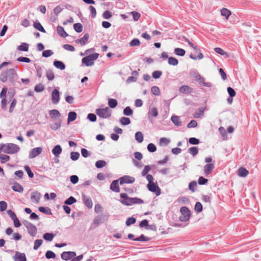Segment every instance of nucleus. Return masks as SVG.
<instances>
[{
    "label": "nucleus",
    "mask_w": 261,
    "mask_h": 261,
    "mask_svg": "<svg viewBox=\"0 0 261 261\" xmlns=\"http://www.w3.org/2000/svg\"><path fill=\"white\" fill-rule=\"evenodd\" d=\"M13 259L15 261H26L25 254L17 251L13 256Z\"/></svg>",
    "instance_id": "2eb2a0df"
},
{
    "label": "nucleus",
    "mask_w": 261,
    "mask_h": 261,
    "mask_svg": "<svg viewBox=\"0 0 261 261\" xmlns=\"http://www.w3.org/2000/svg\"><path fill=\"white\" fill-rule=\"evenodd\" d=\"M46 76L48 81H53L55 78L53 71L51 69H48L46 71Z\"/></svg>",
    "instance_id": "58836bf2"
},
{
    "label": "nucleus",
    "mask_w": 261,
    "mask_h": 261,
    "mask_svg": "<svg viewBox=\"0 0 261 261\" xmlns=\"http://www.w3.org/2000/svg\"><path fill=\"white\" fill-rule=\"evenodd\" d=\"M51 101L54 104H57L60 101V92L58 89H54L51 92Z\"/></svg>",
    "instance_id": "1a4fd4ad"
},
{
    "label": "nucleus",
    "mask_w": 261,
    "mask_h": 261,
    "mask_svg": "<svg viewBox=\"0 0 261 261\" xmlns=\"http://www.w3.org/2000/svg\"><path fill=\"white\" fill-rule=\"evenodd\" d=\"M76 202V199L74 197L71 196L64 201V203L66 205H71Z\"/></svg>",
    "instance_id": "a19ab883"
},
{
    "label": "nucleus",
    "mask_w": 261,
    "mask_h": 261,
    "mask_svg": "<svg viewBox=\"0 0 261 261\" xmlns=\"http://www.w3.org/2000/svg\"><path fill=\"white\" fill-rule=\"evenodd\" d=\"M118 102L114 98H108V105L110 108L114 109L117 107Z\"/></svg>",
    "instance_id": "c756f323"
},
{
    "label": "nucleus",
    "mask_w": 261,
    "mask_h": 261,
    "mask_svg": "<svg viewBox=\"0 0 261 261\" xmlns=\"http://www.w3.org/2000/svg\"><path fill=\"white\" fill-rule=\"evenodd\" d=\"M54 54V52L50 49L44 50L42 52V57L44 58H48Z\"/></svg>",
    "instance_id": "680f3d73"
},
{
    "label": "nucleus",
    "mask_w": 261,
    "mask_h": 261,
    "mask_svg": "<svg viewBox=\"0 0 261 261\" xmlns=\"http://www.w3.org/2000/svg\"><path fill=\"white\" fill-rule=\"evenodd\" d=\"M57 31L58 35L63 38H65L68 36V34L65 32L63 27L59 25L57 27Z\"/></svg>",
    "instance_id": "a211bd4d"
},
{
    "label": "nucleus",
    "mask_w": 261,
    "mask_h": 261,
    "mask_svg": "<svg viewBox=\"0 0 261 261\" xmlns=\"http://www.w3.org/2000/svg\"><path fill=\"white\" fill-rule=\"evenodd\" d=\"M76 255V252L74 251H64L61 254V257L63 260L67 261L72 259Z\"/></svg>",
    "instance_id": "0eeeda50"
},
{
    "label": "nucleus",
    "mask_w": 261,
    "mask_h": 261,
    "mask_svg": "<svg viewBox=\"0 0 261 261\" xmlns=\"http://www.w3.org/2000/svg\"><path fill=\"white\" fill-rule=\"evenodd\" d=\"M180 212L182 215L190 217L191 212L187 206H182L180 209Z\"/></svg>",
    "instance_id": "cd10ccee"
},
{
    "label": "nucleus",
    "mask_w": 261,
    "mask_h": 261,
    "mask_svg": "<svg viewBox=\"0 0 261 261\" xmlns=\"http://www.w3.org/2000/svg\"><path fill=\"white\" fill-rule=\"evenodd\" d=\"M208 181L207 179L203 176H200L198 179V183L199 185H204L207 184Z\"/></svg>",
    "instance_id": "13d9d810"
},
{
    "label": "nucleus",
    "mask_w": 261,
    "mask_h": 261,
    "mask_svg": "<svg viewBox=\"0 0 261 261\" xmlns=\"http://www.w3.org/2000/svg\"><path fill=\"white\" fill-rule=\"evenodd\" d=\"M43 241L41 239H37L35 241L34 245V249H37L42 244Z\"/></svg>",
    "instance_id": "0e129e2a"
},
{
    "label": "nucleus",
    "mask_w": 261,
    "mask_h": 261,
    "mask_svg": "<svg viewBox=\"0 0 261 261\" xmlns=\"http://www.w3.org/2000/svg\"><path fill=\"white\" fill-rule=\"evenodd\" d=\"M49 115L50 117L54 120L61 116V113L56 109H53L49 111Z\"/></svg>",
    "instance_id": "dca6fc26"
},
{
    "label": "nucleus",
    "mask_w": 261,
    "mask_h": 261,
    "mask_svg": "<svg viewBox=\"0 0 261 261\" xmlns=\"http://www.w3.org/2000/svg\"><path fill=\"white\" fill-rule=\"evenodd\" d=\"M82 199L85 205L88 208H91L92 207L93 202L90 197L87 196L85 194H82Z\"/></svg>",
    "instance_id": "4468645a"
},
{
    "label": "nucleus",
    "mask_w": 261,
    "mask_h": 261,
    "mask_svg": "<svg viewBox=\"0 0 261 261\" xmlns=\"http://www.w3.org/2000/svg\"><path fill=\"white\" fill-rule=\"evenodd\" d=\"M171 120L174 125L177 126H180L182 125V122L180 120V117L178 116L173 115L171 117Z\"/></svg>",
    "instance_id": "aec40b11"
},
{
    "label": "nucleus",
    "mask_w": 261,
    "mask_h": 261,
    "mask_svg": "<svg viewBox=\"0 0 261 261\" xmlns=\"http://www.w3.org/2000/svg\"><path fill=\"white\" fill-rule=\"evenodd\" d=\"M188 152L194 156L198 153V148L196 146L191 147L188 149Z\"/></svg>",
    "instance_id": "2f4dec72"
},
{
    "label": "nucleus",
    "mask_w": 261,
    "mask_h": 261,
    "mask_svg": "<svg viewBox=\"0 0 261 261\" xmlns=\"http://www.w3.org/2000/svg\"><path fill=\"white\" fill-rule=\"evenodd\" d=\"M73 28L77 33H81L83 30V26L80 23H75L73 24Z\"/></svg>",
    "instance_id": "3c124183"
},
{
    "label": "nucleus",
    "mask_w": 261,
    "mask_h": 261,
    "mask_svg": "<svg viewBox=\"0 0 261 261\" xmlns=\"http://www.w3.org/2000/svg\"><path fill=\"white\" fill-rule=\"evenodd\" d=\"M136 222V219L133 217H129L127 219L125 224L127 226H129L131 225L135 224Z\"/></svg>",
    "instance_id": "49530a36"
},
{
    "label": "nucleus",
    "mask_w": 261,
    "mask_h": 261,
    "mask_svg": "<svg viewBox=\"0 0 261 261\" xmlns=\"http://www.w3.org/2000/svg\"><path fill=\"white\" fill-rule=\"evenodd\" d=\"M151 93L155 96L160 95V90L158 86H154L151 88Z\"/></svg>",
    "instance_id": "a18cd8bd"
},
{
    "label": "nucleus",
    "mask_w": 261,
    "mask_h": 261,
    "mask_svg": "<svg viewBox=\"0 0 261 261\" xmlns=\"http://www.w3.org/2000/svg\"><path fill=\"white\" fill-rule=\"evenodd\" d=\"M2 151L9 153L13 154L16 153L19 149L18 146L14 144H7L1 145Z\"/></svg>",
    "instance_id": "f03ea898"
},
{
    "label": "nucleus",
    "mask_w": 261,
    "mask_h": 261,
    "mask_svg": "<svg viewBox=\"0 0 261 261\" xmlns=\"http://www.w3.org/2000/svg\"><path fill=\"white\" fill-rule=\"evenodd\" d=\"M8 78L9 77L8 76V73L6 71L2 72L0 74V80L3 83L6 82Z\"/></svg>",
    "instance_id": "603ef678"
},
{
    "label": "nucleus",
    "mask_w": 261,
    "mask_h": 261,
    "mask_svg": "<svg viewBox=\"0 0 261 261\" xmlns=\"http://www.w3.org/2000/svg\"><path fill=\"white\" fill-rule=\"evenodd\" d=\"M34 90L36 92H41L44 90V86L42 84H39L35 86Z\"/></svg>",
    "instance_id": "6e6d98bb"
},
{
    "label": "nucleus",
    "mask_w": 261,
    "mask_h": 261,
    "mask_svg": "<svg viewBox=\"0 0 261 261\" xmlns=\"http://www.w3.org/2000/svg\"><path fill=\"white\" fill-rule=\"evenodd\" d=\"M147 188L148 190L152 193H155L156 196H159L161 193V190L157 183L148 184Z\"/></svg>",
    "instance_id": "423d86ee"
},
{
    "label": "nucleus",
    "mask_w": 261,
    "mask_h": 261,
    "mask_svg": "<svg viewBox=\"0 0 261 261\" xmlns=\"http://www.w3.org/2000/svg\"><path fill=\"white\" fill-rule=\"evenodd\" d=\"M119 122L123 125H127L131 123L130 119L125 117H121L119 120Z\"/></svg>",
    "instance_id": "f704fd0d"
},
{
    "label": "nucleus",
    "mask_w": 261,
    "mask_h": 261,
    "mask_svg": "<svg viewBox=\"0 0 261 261\" xmlns=\"http://www.w3.org/2000/svg\"><path fill=\"white\" fill-rule=\"evenodd\" d=\"M109 217L108 214H104L96 216L93 221V225H94V227H96L100 225V224L107 221Z\"/></svg>",
    "instance_id": "20e7f679"
},
{
    "label": "nucleus",
    "mask_w": 261,
    "mask_h": 261,
    "mask_svg": "<svg viewBox=\"0 0 261 261\" xmlns=\"http://www.w3.org/2000/svg\"><path fill=\"white\" fill-rule=\"evenodd\" d=\"M34 28L42 33H46V31L39 21L34 22Z\"/></svg>",
    "instance_id": "393cba45"
},
{
    "label": "nucleus",
    "mask_w": 261,
    "mask_h": 261,
    "mask_svg": "<svg viewBox=\"0 0 261 261\" xmlns=\"http://www.w3.org/2000/svg\"><path fill=\"white\" fill-rule=\"evenodd\" d=\"M62 148L60 145H56L52 149V153L55 156H58L62 152Z\"/></svg>",
    "instance_id": "6ab92c4d"
},
{
    "label": "nucleus",
    "mask_w": 261,
    "mask_h": 261,
    "mask_svg": "<svg viewBox=\"0 0 261 261\" xmlns=\"http://www.w3.org/2000/svg\"><path fill=\"white\" fill-rule=\"evenodd\" d=\"M189 143L191 145H197L200 143V140L195 137H191L189 139Z\"/></svg>",
    "instance_id": "052dcab7"
},
{
    "label": "nucleus",
    "mask_w": 261,
    "mask_h": 261,
    "mask_svg": "<svg viewBox=\"0 0 261 261\" xmlns=\"http://www.w3.org/2000/svg\"><path fill=\"white\" fill-rule=\"evenodd\" d=\"M140 44V40L137 38L133 39L130 42L129 45L130 46H139Z\"/></svg>",
    "instance_id": "e2e57ef3"
},
{
    "label": "nucleus",
    "mask_w": 261,
    "mask_h": 261,
    "mask_svg": "<svg viewBox=\"0 0 261 261\" xmlns=\"http://www.w3.org/2000/svg\"><path fill=\"white\" fill-rule=\"evenodd\" d=\"M221 15L225 17L226 19H228L231 15V11L229 10L224 8L221 9Z\"/></svg>",
    "instance_id": "e433bc0d"
},
{
    "label": "nucleus",
    "mask_w": 261,
    "mask_h": 261,
    "mask_svg": "<svg viewBox=\"0 0 261 261\" xmlns=\"http://www.w3.org/2000/svg\"><path fill=\"white\" fill-rule=\"evenodd\" d=\"M174 53L177 56L183 57L186 54V51L181 48H175Z\"/></svg>",
    "instance_id": "72a5a7b5"
},
{
    "label": "nucleus",
    "mask_w": 261,
    "mask_h": 261,
    "mask_svg": "<svg viewBox=\"0 0 261 261\" xmlns=\"http://www.w3.org/2000/svg\"><path fill=\"white\" fill-rule=\"evenodd\" d=\"M81 154L84 158H87L91 155V152L85 148H82Z\"/></svg>",
    "instance_id": "338daca9"
},
{
    "label": "nucleus",
    "mask_w": 261,
    "mask_h": 261,
    "mask_svg": "<svg viewBox=\"0 0 261 261\" xmlns=\"http://www.w3.org/2000/svg\"><path fill=\"white\" fill-rule=\"evenodd\" d=\"M199 84H202L203 86L206 87H211L212 84L210 82H204V79L201 76V77L197 81Z\"/></svg>",
    "instance_id": "c03bdc74"
},
{
    "label": "nucleus",
    "mask_w": 261,
    "mask_h": 261,
    "mask_svg": "<svg viewBox=\"0 0 261 261\" xmlns=\"http://www.w3.org/2000/svg\"><path fill=\"white\" fill-rule=\"evenodd\" d=\"M89 38V35L88 33H86L85 34H84V36L80 39L81 45H84L86 44H87L88 42Z\"/></svg>",
    "instance_id": "de8ad7c7"
},
{
    "label": "nucleus",
    "mask_w": 261,
    "mask_h": 261,
    "mask_svg": "<svg viewBox=\"0 0 261 261\" xmlns=\"http://www.w3.org/2000/svg\"><path fill=\"white\" fill-rule=\"evenodd\" d=\"M77 114L75 112H70L68 115L67 121L69 123L74 121L76 118Z\"/></svg>",
    "instance_id": "bb28decb"
},
{
    "label": "nucleus",
    "mask_w": 261,
    "mask_h": 261,
    "mask_svg": "<svg viewBox=\"0 0 261 261\" xmlns=\"http://www.w3.org/2000/svg\"><path fill=\"white\" fill-rule=\"evenodd\" d=\"M135 139L138 143H142L144 139V136L141 132H137L135 135Z\"/></svg>",
    "instance_id": "c85d7f7f"
},
{
    "label": "nucleus",
    "mask_w": 261,
    "mask_h": 261,
    "mask_svg": "<svg viewBox=\"0 0 261 261\" xmlns=\"http://www.w3.org/2000/svg\"><path fill=\"white\" fill-rule=\"evenodd\" d=\"M61 125H62V120H59L55 123L50 124V127L53 130H56L61 127Z\"/></svg>",
    "instance_id": "a878e982"
},
{
    "label": "nucleus",
    "mask_w": 261,
    "mask_h": 261,
    "mask_svg": "<svg viewBox=\"0 0 261 261\" xmlns=\"http://www.w3.org/2000/svg\"><path fill=\"white\" fill-rule=\"evenodd\" d=\"M106 162L103 160H98L95 163V167L97 168H101L106 166Z\"/></svg>",
    "instance_id": "5fc2aeb1"
},
{
    "label": "nucleus",
    "mask_w": 261,
    "mask_h": 261,
    "mask_svg": "<svg viewBox=\"0 0 261 261\" xmlns=\"http://www.w3.org/2000/svg\"><path fill=\"white\" fill-rule=\"evenodd\" d=\"M147 149L149 152H154L156 150V147L154 144L150 143L148 144Z\"/></svg>",
    "instance_id": "864d4df0"
},
{
    "label": "nucleus",
    "mask_w": 261,
    "mask_h": 261,
    "mask_svg": "<svg viewBox=\"0 0 261 261\" xmlns=\"http://www.w3.org/2000/svg\"><path fill=\"white\" fill-rule=\"evenodd\" d=\"M179 91L181 93L190 94L193 92V89L188 85H182L179 88Z\"/></svg>",
    "instance_id": "9b49d317"
},
{
    "label": "nucleus",
    "mask_w": 261,
    "mask_h": 261,
    "mask_svg": "<svg viewBox=\"0 0 261 261\" xmlns=\"http://www.w3.org/2000/svg\"><path fill=\"white\" fill-rule=\"evenodd\" d=\"M80 153L78 152H73L70 153V159L73 161H75L79 159Z\"/></svg>",
    "instance_id": "4d7b16f0"
},
{
    "label": "nucleus",
    "mask_w": 261,
    "mask_h": 261,
    "mask_svg": "<svg viewBox=\"0 0 261 261\" xmlns=\"http://www.w3.org/2000/svg\"><path fill=\"white\" fill-rule=\"evenodd\" d=\"M159 115L158 110L156 108H149L147 113L148 119L151 121L153 118H155Z\"/></svg>",
    "instance_id": "9d476101"
},
{
    "label": "nucleus",
    "mask_w": 261,
    "mask_h": 261,
    "mask_svg": "<svg viewBox=\"0 0 261 261\" xmlns=\"http://www.w3.org/2000/svg\"><path fill=\"white\" fill-rule=\"evenodd\" d=\"M12 189L16 192H22L23 191V187L19 184L15 182L12 187Z\"/></svg>",
    "instance_id": "c9c22d12"
},
{
    "label": "nucleus",
    "mask_w": 261,
    "mask_h": 261,
    "mask_svg": "<svg viewBox=\"0 0 261 261\" xmlns=\"http://www.w3.org/2000/svg\"><path fill=\"white\" fill-rule=\"evenodd\" d=\"M53 65L57 68L61 70H64L66 68V66L63 62L56 60L54 61Z\"/></svg>",
    "instance_id": "f3484780"
},
{
    "label": "nucleus",
    "mask_w": 261,
    "mask_h": 261,
    "mask_svg": "<svg viewBox=\"0 0 261 261\" xmlns=\"http://www.w3.org/2000/svg\"><path fill=\"white\" fill-rule=\"evenodd\" d=\"M135 241L147 242L150 240V238L145 236L144 234H141L140 237L136 238L134 239Z\"/></svg>",
    "instance_id": "79ce46f5"
},
{
    "label": "nucleus",
    "mask_w": 261,
    "mask_h": 261,
    "mask_svg": "<svg viewBox=\"0 0 261 261\" xmlns=\"http://www.w3.org/2000/svg\"><path fill=\"white\" fill-rule=\"evenodd\" d=\"M204 113V109L201 108L198 109V111L193 113V116L194 118H199L203 116Z\"/></svg>",
    "instance_id": "7c9ffc66"
},
{
    "label": "nucleus",
    "mask_w": 261,
    "mask_h": 261,
    "mask_svg": "<svg viewBox=\"0 0 261 261\" xmlns=\"http://www.w3.org/2000/svg\"><path fill=\"white\" fill-rule=\"evenodd\" d=\"M6 72L8 73V76L9 79V80L10 81H13L15 75H16L15 69L13 68H11L7 70Z\"/></svg>",
    "instance_id": "5701e85b"
},
{
    "label": "nucleus",
    "mask_w": 261,
    "mask_h": 261,
    "mask_svg": "<svg viewBox=\"0 0 261 261\" xmlns=\"http://www.w3.org/2000/svg\"><path fill=\"white\" fill-rule=\"evenodd\" d=\"M55 236L56 234L53 233L46 232L43 234V238L46 241L51 242Z\"/></svg>",
    "instance_id": "412c9836"
},
{
    "label": "nucleus",
    "mask_w": 261,
    "mask_h": 261,
    "mask_svg": "<svg viewBox=\"0 0 261 261\" xmlns=\"http://www.w3.org/2000/svg\"><path fill=\"white\" fill-rule=\"evenodd\" d=\"M168 64L172 66H176L178 64V61L175 58L171 57L168 58Z\"/></svg>",
    "instance_id": "ea45409f"
},
{
    "label": "nucleus",
    "mask_w": 261,
    "mask_h": 261,
    "mask_svg": "<svg viewBox=\"0 0 261 261\" xmlns=\"http://www.w3.org/2000/svg\"><path fill=\"white\" fill-rule=\"evenodd\" d=\"M194 210L197 213H200L203 210V206L200 202H196L194 206Z\"/></svg>",
    "instance_id": "09e8293b"
},
{
    "label": "nucleus",
    "mask_w": 261,
    "mask_h": 261,
    "mask_svg": "<svg viewBox=\"0 0 261 261\" xmlns=\"http://www.w3.org/2000/svg\"><path fill=\"white\" fill-rule=\"evenodd\" d=\"M29 44L26 43H22L21 45L17 47V49L20 51H27L28 50Z\"/></svg>",
    "instance_id": "37998d69"
},
{
    "label": "nucleus",
    "mask_w": 261,
    "mask_h": 261,
    "mask_svg": "<svg viewBox=\"0 0 261 261\" xmlns=\"http://www.w3.org/2000/svg\"><path fill=\"white\" fill-rule=\"evenodd\" d=\"M0 159L1 160L2 163H5L9 161L10 156L8 155L1 154Z\"/></svg>",
    "instance_id": "69168bd1"
},
{
    "label": "nucleus",
    "mask_w": 261,
    "mask_h": 261,
    "mask_svg": "<svg viewBox=\"0 0 261 261\" xmlns=\"http://www.w3.org/2000/svg\"><path fill=\"white\" fill-rule=\"evenodd\" d=\"M38 210L40 212H41L43 214H45L46 215H52L51 210L48 207L40 206L38 208Z\"/></svg>",
    "instance_id": "b1692460"
},
{
    "label": "nucleus",
    "mask_w": 261,
    "mask_h": 261,
    "mask_svg": "<svg viewBox=\"0 0 261 261\" xmlns=\"http://www.w3.org/2000/svg\"><path fill=\"white\" fill-rule=\"evenodd\" d=\"M112 16V12L109 10L105 11L102 14V17L106 19H108L110 18Z\"/></svg>",
    "instance_id": "774afa93"
},
{
    "label": "nucleus",
    "mask_w": 261,
    "mask_h": 261,
    "mask_svg": "<svg viewBox=\"0 0 261 261\" xmlns=\"http://www.w3.org/2000/svg\"><path fill=\"white\" fill-rule=\"evenodd\" d=\"M197 186V182L195 180H193L189 184V189L192 192H194Z\"/></svg>",
    "instance_id": "4c0bfd02"
},
{
    "label": "nucleus",
    "mask_w": 261,
    "mask_h": 261,
    "mask_svg": "<svg viewBox=\"0 0 261 261\" xmlns=\"http://www.w3.org/2000/svg\"><path fill=\"white\" fill-rule=\"evenodd\" d=\"M249 174L248 171L244 167H241L238 170V175L240 177H245Z\"/></svg>",
    "instance_id": "4be33fe9"
},
{
    "label": "nucleus",
    "mask_w": 261,
    "mask_h": 261,
    "mask_svg": "<svg viewBox=\"0 0 261 261\" xmlns=\"http://www.w3.org/2000/svg\"><path fill=\"white\" fill-rule=\"evenodd\" d=\"M45 257L47 259L55 258L56 257V255L53 251L48 250L45 253Z\"/></svg>",
    "instance_id": "8fccbe9b"
},
{
    "label": "nucleus",
    "mask_w": 261,
    "mask_h": 261,
    "mask_svg": "<svg viewBox=\"0 0 261 261\" xmlns=\"http://www.w3.org/2000/svg\"><path fill=\"white\" fill-rule=\"evenodd\" d=\"M96 114L101 118H108L111 116V112L108 107L96 110Z\"/></svg>",
    "instance_id": "39448f33"
},
{
    "label": "nucleus",
    "mask_w": 261,
    "mask_h": 261,
    "mask_svg": "<svg viewBox=\"0 0 261 261\" xmlns=\"http://www.w3.org/2000/svg\"><path fill=\"white\" fill-rule=\"evenodd\" d=\"M119 179L114 180L111 184L110 189L113 192L118 193L120 192V188L119 186Z\"/></svg>",
    "instance_id": "ddd939ff"
},
{
    "label": "nucleus",
    "mask_w": 261,
    "mask_h": 261,
    "mask_svg": "<svg viewBox=\"0 0 261 261\" xmlns=\"http://www.w3.org/2000/svg\"><path fill=\"white\" fill-rule=\"evenodd\" d=\"M215 163L214 161L213 163L206 164L204 167V172L206 175L210 174L215 168Z\"/></svg>",
    "instance_id": "f8f14e48"
},
{
    "label": "nucleus",
    "mask_w": 261,
    "mask_h": 261,
    "mask_svg": "<svg viewBox=\"0 0 261 261\" xmlns=\"http://www.w3.org/2000/svg\"><path fill=\"white\" fill-rule=\"evenodd\" d=\"M87 118L90 121L94 122L96 121L97 117L96 115L93 113H89L88 114Z\"/></svg>",
    "instance_id": "bf43d9fd"
},
{
    "label": "nucleus",
    "mask_w": 261,
    "mask_h": 261,
    "mask_svg": "<svg viewBox=\"0 0 261 261\" xmlns=\"http://www.w3.org/2000/svg\"><path fill=\"white\" fill-rule=\"evenodd\" d=\"M121 199L120 200L121 203L124 205L130 206L134 204H143L144 201L138 197H129L126 193H121L120 195Z\"/></svg>",
    "instance_id": "f257e3e1"
},
{
    "label": "nucleus",
    "mask_w": 261,
    "mask_h": 261,
    "mask_svg": "<svg viewBox=\"0 0 261 261\" xmlns=\"http://www.w3.org/2000/svg\"><path fill=\"white\" fill-rule=\"evenodd\" d=\"M123 114L126 116H130L133 114V111L129 106L125 107L123 109Z\"/></svg>",
    "instance_id": "473e14b6"
},
{
    "label": "nucleus",
    "mask_w": 261,
    "mask_h": 261,
    "mask_svg": "<svg viewBox=\"0 0 261 261\" xmlns=\"http://www.w3.org/2000/svg\"><path fill=\"white\" fill-rule=\"evenodd\" d=\"M119 183L121 185L124 184H133L135 180V178L134 177L130 176L128 175H124L119 179Z\"/></svg>",
    "instance_id": "6e6552de"
},
{
    "label": "nucleus",
    "mask_w": 261,
    "mask_h": 261,
    "mask_svg": "<svg viewBox=\"0 0 261 261\" xmlns=\"http://www.w3.org/2000/svg\"><path fill=\"white\" fill-rule=\"evenodd\" d=\"M99 57V54L93 53L87 56L82 59V63L86 66H91L94 64V61L96 60Z\"/></svg>",
    "instance_id": "7ed1b4c3"
}]
</instances>
